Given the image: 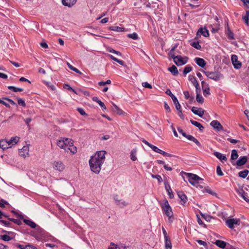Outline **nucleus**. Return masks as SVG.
<instances>
[{
    "instance_id": "nucleus-58",
    "label": "nucleus",
    "mask_w": 249,
    "mask_h": 249,
    "mask_svg": "<svg viewBox=\"0 0 249 249\" xmlns=\"http://www.w3.org/2000/svg\"><path fill=\"white\" fill-rule=\"evenodd\" d=\"M210 94V89L209 88V87L208 88H206L204 90H203V94L205 96H206L207 94L209 95Z\"/></svg>"
},
{
    "instance_id": "nucleus-26",
    "label": "nucleus",
    "mask_w": 249,
    "mask_h": 249,
    "mask_svg": "<svg viewBox=\"0 0 249 249\" xmlns=\"http://www.w3.org/2000/svg\"><path fill=\"white\" fill-rule=\"evenodd\" d=\"M62 139L66 143L67 148L69 146L71 147L73 146V141L72 140L66 138H62Z\"/></svg>"
},
{
    "instance_id": "nucleus-51",
    "label": "nucleus",
    "mask_w": 249,
    "mask_h": 249,
    "mask_svg": "<svg viewBox=\"0 0 249 249\" xmlns=\"http://www.w3.org/2000/svg\"><path fill=\"white\" fill-rule=\"evenodd\" d=\"M69 150L72 154H75L77 152V148L75 146L68 147L67 149V151Z\"/></svg>"
},
{
    "instance_id": "nucleus-50",
    "label": "nucleus",
    "mask_w": 249,
    "mask_h": 249,
    "mask_svg": "<svg viewBox=\"0 0 249 249\" xmlns=\"http://www.w3.org/2000/svg\"><path fill=\"white\" fill-rule=\"evenodd\" d=\"M157 153H160L164 156H167V157H171V156H172L171 154L167 153L160 149L159 148H158V151H157Z\"/></svg>"
},
{
    "instance_id": "nucleus-11",
    "label": "nucleus",
    "mask_w": 249,
    "mask_h": 249,
    "mask_svg": "<svg viewBox=\"0 0 249 249\" xmlns=\"http://www.w3.org/2000/svg\"><path fill=\"white\" fill-rule=\"evenodd\" d=\"M29 146L27 145L24 146L22 149L19 150V155L23 158H25L29 154Z\"/></svg>"
},
{
    "instance_id": "nucleus-33",
    "label": "nucleus",
    "mask_w": 249,
    "mask_h": 249,
    "mask_svg": "<svg viewBox=\"0 0 249 249\" xmlns=\"http://www.w3.org/2000/svg\"><path fill=\"white\" fill-rule=\"evenodd\" d=\"M168 71L175 76L177 75L178 73V69L175 65H172L171 67L169 68Z\"/></svg>"
},
{
    "instance_id": "nucleus-12",
    "label": "nucleus",
    "mask_w": 249,
    "mask_h": 249,
    "mask_svg": "<svg viewBox=\"0 0 249 249\" xmlns=\"http://www.w3.org/2000/svg\"><path fill=\"white\" fill-rule=\"evenodd\" d=\"M191 111L195 114L198 115L199 117H202L204 113V111L202 108H199L193 107L191 108Z\"/></svg>"
},
{
    "instance_id": "nucleus-36",
    "label": "nucleus",
    "mask_w": 249,
    "mask_h": 249,
    "mask_svg": "<svg viewBox=\"0 0 249 249\" xmlns=\"http://www.w3.org/2000/svg\"><path fill=\"white\" fill-rule=\"evenodd\" d=\"M165 239V247L166 249H172V244L169 237Z\"/></svg>"
},
{
    "instance_id": "nucleus-64",
    "label": "nucleus",
    "mask_w": 249,
    "mask_h": 249,
    "mask_svg": "<svg viewBox=\"0 0 249 249\" xmlns=\"http://www.w3.org/2000/svg\"><path fill=\"white\" fill-rule=\"evenodd\" d=\"M225 249H236L235 247L233 246L230 245L229 243L227 244L226 248H225Z\"/></svg>"
},
{
    "instance_id": "nucleus-23",
    "label": "nucleus",
    "mask_w": 249,
    "mask_h": 249,
    "mask_svg": "<svg viewBox=\"0 0 249 249\" xmlns=\"http://www.w3.org/2000/svg\"><path fill=\"white\" fill-rule=\"evenodd\" d=\"M213 155L221 161H226L227 160L225 156L222 155L221 153L218 152H213Z\"/></svg>"
},
{
    "instance_id": "nucleus-56",
    "label": "nucleus",
    "mask_w": 249,
    "mask_h": 249,
    "mask_svg": "<svg viewBox=\"0 0 249 249\" xmlns=\"http://www.w3.org/2000/svg\"><path fill=\"white\" fill-rule=\"evenodd\" d=\"M107 50L110 52V53H115L117 55H121V53L120 52H118V51H116L115 50H114V49L111 48H109L107 49Z\"/></svg>"
},
{
    "instance_id": "nucleus-4",
    "label": "nucleus",
    "mask_w": 249,
    "mask_h": 249,
    "mask_svg": "<svg viewBox=\"0 0 249 249\" xmlns=\"http://www.w3.org/2000/svg\"><path fill=\"white\" fill-rule=\"evenodd\" d=\"M161 208L165 214L168 217L169 222H172L171 218L173 217V214L172 209L167 200H165L164 204L161 206Z\"/></svg>"
},
{
    "instance_id": "nucleus-25",
    "label": "nucleus",
    "mask_w": 249,
    "mask_h": 249,
    "mask_svg": "<svg viewBox=\"0 0 249 249\" xmlns=\"http://www.w3.org/2000/svg\"><path fill=\"white\" fill-rule=\"evenodd\" d=\"M114 199L116 201V204L120 207H123L124 206V202L123 199H119L118 196L116 195L114 196Z\"/></svg>"
},
{
    "instance_id": "nucleus-42",
    "label": "nucleus",
    "mask_w": 249,
    "mask_h": 249,
    "mask_svg": "<svg viewBox=\"0 0 249 249\" xmlns=\"http://www.w3.org/2000/svg\"><path fill=\"white\" fill-rule=\"evenodd\" d=\"M249 11H246V15L243 16V19L244 20L246 24H249Z\"/></svg>"
},
{
    "instance_id": "nucleus-43",
    "label": "nucleus",
    "mask_w": 249,
    "mask_h": 249,
    "mask_svg": "<svg viewBox=\"0 0 249 249\" xmlns=\"http://www.w3.org/2000/svg\"><path fill=\"white\" fill-rule=\"evenodd\" d=\"M109 29L112 31L119 32H122L124 30V28L118 26H111L109 27Z\"/></svg>"
},
{
    "instance_id": "nucleus-54",
    "label": "nucleus",
    "mask_w": 249,
    "mask_h": 249,
    "mask_svg": "<svg viewBox=\"0 0 249 249\" xmlns=\"http://www.w3.org/2000/svg\"><path fill=\"white\" fill-rule=\"evenodd\" d=\"M151 177L153 178L157 179L159 182H161L162 181V179L160 175H151Z\"/></svg>"
},
{
    "instance_id": "nucleus-9",
    "label": "nucleus",
    "mask_w": 249,
    "mask_h": 249,
    "mask_svg": "<svg viewBox=\"0 0 249 249\" xmlns=\"http://www.w3.org/2000/svg\"><path fill=\"white\" fill-rule=\"evenodd\" d=\"M210 125L217 131H220L223 129V127L221 124L217 120H213L211 122Z\"/></svg>"
},
{
    "instance_id": "nucleus-31",
    "label": "nucleus",
    "mask_w": 249,
    "mask_h": 249,
    "mask_svg": "<svg viewBox=\"0 0 249 249\" xmlns=\"http://www.w3.org/2000/svg\"><path fill=\"white\" fill-rule=\"evenodd\" d=\"M57 145L61 148L64 149L65 150L67 151V147L66 146V143L64 142V140L62 139V138H61L57 142Z\"/></svg>"
},
{
    "instance_id": "nucleus-38",
    "label": "nucleus",
    "mask_w": 249,
    "mask_h": 249,
    "mask_svg": "<svg viewBox=\"0 0 249 249\" xmlns=\"http://www.w3.org/2000/svg\"><path fill=\"white\" fill-rule=\"evenodd\" d=\"M127 37L130 39H132L134 40L138 39L139 38V36L138 34L136 33H133L132 34H128L126 35Z\"/></svg>"
},
{
    "instance_id": "nucleus-18",
    "label": "nucleus",
    "mask_w": 249,
    "mask_h": 249,
    "mask_svg": "<svg viewBox=\"0 0 249 249\" xmlns=\"http://www.w3.org/2000/svg\"><path fill=\"white\" fill-rule=\"evenodd\" d=\"M225 33L229 39L233 40L234 39L233 33L230 29L228 24H227V27L226 29Z\"/></svg>"
},
{
    "instance_id": "nucleus-28",
    "label": "nucleus",
    "mask_w": 249,
    "mask_h": 249,
    "mask_svg": "<svg viewBox=\"0 0 249 249\" xmlns=\"http://www.w3.org/2000/svg\"><path fill=\"white\" fill-rule=\"evenodd\" d=\"M137 152V150L136 148H134L131 151L130 157L132 161H135L137 160V158L136 157Z\"/></svg>"
},
{
    "instance_id": "nucleus-17",
    "label": "nucleus",
    "mask_w": 249,
    "mask_h": 249,
    "mask_svg": "<svg viewBox=\"0 0 249 249\" xmlns=\"http://www.w3.org/2000/svg\"><path fill=\"white\" fill-rule=\"evenodd\" d=\"M195 61L201 68H204L206 65L205 61L203 58L196 57L195 58Z\"/></svg>"
},
{
    "instance_id": "nucleus-39",
    "label": "nucleus",
    "mask_w": 249,
    "mask_h": 249,
    "mask_svg": "<svg viewBox=\"0 0 249 249\" xmlns=\"http://www.w3.org/2000/svg\"><path fill=\"white\" fill-rule=\"evenodd\" d=\"M8 89L10 90H12L14 92H21L23 90V89L22 88H16L15 87L11 86H8Z\"/></svg>"
},
{
    "instance_id": "nucleus-59",
    "label": "nucleus",
    "mask_w": 249,
    "mask_h": 249,
    "mask_svg": "<svg viewBox=\"0 0 249 249\" xmlns=\"http://www.w3.org/2000/svg\"><path fill=\"white\" fill-rule=\"evenodd\" d=\"M197 221L200 225H203L204 227H205V225L204 224L200 217L198 215H197Z\"/></svg>"
},
{
    "instance_id": "nucleus-14",
    "label": "nucleus",
    "mask_w": 249,
    "mask_h": 249,
    "mask_svg": "<svg viewBox=\"0 0 249 249\" xmlns=\"http://www.w3.org/2000/svg\"><path fill=\"white\" fill-rule=\"evenodd\" d=\"M77 0H62V4L65 6L71 7L76 2Z\"/></svg>"
},
{
    "instance_id": "nucleus-29",
    "label": "nucleus",
    "mask_w": 249,
    "mask_h": 249,
    "mask_svg": "<svg viewBox=\"0 0 249 249\" xmlns=\"http://www.w3.org/2000/svg\"><path fill=\"white\" fill-rule=\"evenodd\" d=\"M199 33H200L205 37H207L209 36V31L206 28H200L198 30L197 35H198Z\"/></svg>"
},
{
    "instance_id": "nucleus-1",
    "label": "nucleus",
    "mask_w": 249,
    "mask_h": 249,
    "mask_svg": "<svg viewBox=\"0 0 249 249\" xmlns=\"http://www.w3.org/2000/svg\"><path fill=\"white\" fill-rule=\"evenodd\" d=\"M105 151L97 152L94 156H91L89 160L91 170L95 174H99L101 169V165L105 160Z\"/></svg>"
},
{
    "instance_id": "nucleus-7",
    "label": "nucleus",
    "mask_w": 249,
    "mask_h": 249,
    "mask_svg": "<svg viewBox=\"0 0 249 249\" xmlns=\"http://www.w3.org/2000/svg\"><path fill=\"white\" fill-rule=\"evenodd\" d=\"M174 62L178 66H181L185 64L187 61L184 60L181 55H177L176 57L174 58Z\"/></svg>"
},
{
    "instance_id": "nucleus-30",
    "label": "nucleus",
    "mask_w": 249,
    "mask_h": 249,
    "mask_svg": "<svg viewBox=\"0 0 249 249\" xmlns=\"http://www.w3.org/2000/svg\"><path fill=\"white\" fill-rule=\"evenodd\" d=\"M190 122L191 123V124L193 125H194L195 126L198 127V129H199V130H200V131H202L204 129V128L203 126L200 123H198V122H197L196 121L191 120H190Z\"/></svg>"
},
{
    "instance_id": "nucleus-8",
    "label": "nucleus",
    "mask_w": 249,
    "mask_h": 249,
    "mask_svg": "<svg viewBox=\"0 0 249 249\" xmlns=\"http://www.w3.org/2000/svg\"><path fill=\"white\" fill-rule=\"evenodd\" d=\"M240 220L239 219L231 218L228 219L226 221L227 226L230 229H232L234 227V225L239 224L238 223Z\"/></svg>"
},
{
    "instance_id": "nucleus-44",
    "label": "nucleus",
    "mask_w": 249,
    "mask_h": 249,
    "mask_svg": "<svg viewBox=\"0 0 249 249\" xmlns=\"http://www.w3.org/2000/svg\"><path fill=\"white\" fill-rule=\"evenodd\" d=\"M0 239L5 241H9L12 239V238L6 234L0 235Z\"/></svg>"
},
{
    "instance_id": "nucleus-55",
    "label": "nucleus",
    "mask_w": 249,
    "mask_h": 249,
    "mask_svg": "<svg viewBox=\"0 0 249 249\" xmlns=\"http://www.w3.org/2000/svg\"><path fill=\"white\" fill-rule=\"evenodd\" d=\"M2 99L4 100L7 101L9 103H10V104H11L13 105H17L16 103L13 100L7 98V97H3L2 98Z\"/></svg>"
},
{
    "instance_id": "nucleus-52",
    "label": "nucleus",
    "mask_w": 249,
    "mask_h": 249,
    "mask_svg": "<svg viewBox=\"0 0 249 249\" xmlns=\"http://www.w3.org/2000/svg\"><path fill=\"white\" fill-rule=\"evenodd\" d=\"M77 110L81 115L85 116H88L87 114L85 112V111L83 108L78 107L77 108Z\"/></svg>"
},
{
    "instance_id": "nucleus-5",
    "label": "nucleus",
    "mask_w": 249,
    "mask_h": 249,
    "mask_svg": "<svg viewBox=\"0 0 249 249\" xmlns=\"http://www.w3.org/2000/svg\"><path fill=\"white\" fill-rule=\"evenodd\" d=\"M165 93L171 97L174 104L176 106V109H179L181 108V106L179 103V102L178 101L177 97L172 93L170 89H167L165 91Z\"/></svg>"
},
{
    "instance_id": "nucleus-40",
    "label": "nucleus",
    "mask_w": 249,
    "mask_h": 249,
    "mask_svg": "<svg viewBox=\"0 0 249 249\" xmlns=\"http://www.w3.org/2000/svg\"><path fill=\"white\" fill-rule=\"evenodd\" d=\"M191 45L197 50H200L201 49V46L198 41H193L190 43Z\"/></svg>"
},
{
    "instance_id": "nucleus-6",
    "label": "nucleus",
    "mask_w": 249,
    "mask_h": 249,
    "mask_svg": "<svg viewBox=\"0 0 249 249\" xmlns=\"http://www.w3.org/2000/svg\"><path fill=\"white\" fill-rule=\"evenodd\" d=\"M231 60L235 69H239L241 67V62L238 60V57L236 55H232L231 57Z\"/></svg>"
},
{
    "instance_id": "nucleus-10",
    "label": "nucleus",
    "mask_w": 249,
    "mask_h": 249,
    "mask_svg": "<svg viewBox=\"0 0 249 249\" xmlns=\"http://www.w3.org/2000/svg\"><path fill=\"white\" fill-rule=\"evenodd\" d=\"M248 161V158L247 156H241L239 159L237 160L236 163L231 162L232 165H236L238 166H241L244 165Z\"/></svg>"
},
{
    "instance_id": "nucleus-3",
    "label": "nucleus",
    "mask_w": 249,
    "mask_h": 249,
    "mask_svg": "<svg viewBox=\"0 0 249 249\" xmlns=\"http://www.w3.org/2000/svg\"><path fill=\"white\" fill-rule=\"evenodd\" d=\"M201 71L205 73L207 77L216 81L223 78V75L218 71H209L204 70H202Z\"/></svg>"
},
{
    "instance_id": "nucleus-47",
    "label": "nucleus",
    "mask_w": 249,
    "mask_h": 249,
    "mask_svg": "<svg viewBox=\"0 0 249 249\" xmlns=\"http://www.w3.org/2000/svg\"><path fill=\"white\" fill-rule=\"evenodd\" d=\"M192 70V68L190 66H186L183 70L184 74H186Z\"/></svg>"
},
{
    "instance_id": "nucleus-45",
    "label": "nucleus",
    "mask_w": 249,
    "mask_h": 249,
    "mask_svg": "<svg viewBox=\"0 0 249 249\" xmlns=\"http://www.w3.org/2000/svg\"><path fill=\"white\" fill-rule=\"evenodd\" d=\"M200 215L202 216L203 218H204L207 221H210L212 217L209 215L205 214L202 213L201 212H200Z\"/></svg>"
},
{
    "instance_id": "nucleus-48",
    "label": "nucleus",
    "mask_w": 249,
    "mask_h": 249,
    "mask_svg": "<svg viewBox=\"0 0 249 249\" xmlns=\"http://www.w3.org/2000/svg\"><path fill=\"white\" fill-rule=\"evenodd\" d=\"M32 246V245L31 244H28L27 245L24 246L23 245L18 244L17 245V247L19 248L20 249H31L30 247Z\"/></svg>"
},
{
    "instance_id": "nucleus-22",
    "label": "nucleus",
    "mask_w": 249,
    "mask_h": 249,
    "mask_svg": "<svg viewBox=\"0 0 249 249\" xmlns=\"http://www.w3.org/2000/svg\"><path fill=\"white\" fill-rule=\"evenodd\" d=\"M185 138H187L188 140L195 142L197 146H201L200 143L199 142V141L193 136L187 134L185 136Z\"/></svg>"
},
{
    "instance_id": "nucleus-21",
    "label": "nucleus",
    "mask_w": 249,
    "mask_h": 249,
    "mask_svg": "<svg viewBox=\"0 0 249 249\" xmlns=\"http://www.w3.org/2000/svg\"><path fill=\"white\" fill-rule=\"evenodd\" d=\"M9 144L7 140H1L0 141V147L3 150L10 148L9 147Z\"/></svg>"
},
{
    "instance_id": "nucleus-2",
    "label": "nucleus",
    "mask_w": 249,
    "mask_h": 249,
    "mask_svg": "<svg viewBox=\"0 0 249 249\" xmlns=\"http://www.w3.org/2000/svg\"><path fill=\"white\" fill-rule=\"evenodd\" d=\"M182 173L186 175L187 177L188 178L189 183L193 186L196 185L197 184L200 183V181H203V178H200L196 175L183 172H182Z\"/></svg>"
},
{
    "instance_id": "nucleus-15",
    "label": "nucleus",
    "mask_w": 249,
    "mask_h": 249,
    "mask_svg": "<svg viewBox=\"0 0 249 249\" xmlns=\"http://www.w3.org/2000/svg\"><path fill=\"white\" fill-rule=\"evenodd\" d=\"M178 196L180 199L181 204L184 205L187 201L186 196L182 192H178Z\"/></svg>"
},
{
    "instance_id": "nucleus-41",
    "label": "nucleus",
    "mask_w": 249,
    "mask_h": 249,
    "mask_svg": "<svg viewBox=\"0 0 249 249\" xmlns=\"http://www.w3.org/2000/svg\"><path fill=\"white\" fill-rule=\"evenodd\" d=\"M113 110L114 112H117L119 114H122L123 113V110L120 109L118 107H117L116 105L113 104L112 107Z\"/></svg>"
},
{
    "instance_id": "nucleus-46",
    "label": "nucleus",
    "mask_w": 249,
    "mask_h": 249,
    "mask_svg": "<svg viewBox=\"0 0 249 249\" xmlns=\"http://www.w3.org/2000/svg\"><path fill=\"white\" fill-rule=\"evenodd\" d=\"M196 100L197 102L201 104L203 103L204 102V99L200 94H197Z\"/></svg>"
},
{
    "instance_id": "nucleus-49",
    "label": "nucleus",
    "mask_w": 249,
    "mask_h": 249,
    "mask_svg": "<svg viewBox=\"0 0 249 249\" xmlns=\"http://www.w3.org/2000/svg\"><path fill=\"white\" fill-rule=\"evenodd\" d=\"M17 100H18V104L19 106H21L23 107L26 106V103L23 99H22L21 98H18Z\"/></svg>"
},
{
    "instance_id": "nucleus-24",
    "label": "nucleus",
    "mask_w": 249,
    "mask_h": 249,
    "mask_svg": "<svg viewBox=\"0 0 249 249\" xmlns=\"http://www.w3.org/2000/svg\"><path fill=\"white\" fill-rule=\"evenodd\" d=\"M214 244L218 247L223 249L226 248L227 243L222 240H217L215 242Z\"/></svg>"
},
{
    "instance_id": "nucleus-60",
    "label": "nucleus",
    "mask_w": 249,
    "mask_h": 249,
    "mask_svg": "<svg viewBox=\"0 0 249 249\" xmlns=\"http://www.w3.org/2000/svg\"><path fill=\"white\" fill-rule=\"evenodd\" d=\"M227 140L230 142L232 143H233V144H235L238 142H239V141L238 140H235V139H231V138H229L227 139Z\"/></svg>"
},
{
    "instance_id": "nucleus-53",
    "label": "nucleus",
    "mask_w": 249,
    "mask_h": 249,
    "mask_svg": "<svg viewBox=\"0 0 249 249\" xmlns=\"http://www.w3.org/2000/svg\"><path fill=\"white\" fill-rule=\"evenodd\" d=\"M216 173L217 175L219 176H222L223 175V173L222 171L221 168L219 166H217Z\"/></svg>"
},
{
    "instance_id": "nucleus-35",
    "label": "nucleus",
    "mask_w": 249,
    "mask_h": 249,
    "mask_svg": "<svg viewBox=\"0 0 249 249\" xmlns=\"http://www.w3.org/2000/svg\"><path fill=\"white\" fill-rule=\"evenodd\" d=\"M249 173V171L247 169H245L243 171H240L238 173V176L239 177L242 178H245L247 177V175Z\"/></svg>"
},
{
    "instance_id": "nucleus-34",
    "label": "nucleus",
    "mask_w": 249,
    "mask_h": 249,
    "mask_svg": "<svg viewBox=\"0 0 249 249\" xmlns=\"http://www.w3.org/2000/svg\"><path fill=\"white\" fill-rule=\"evenodd\" d=\"M92 100L93 101L96 102L99 105V106L101 107H103L104 109H106V107L105 104L103 102H102L101 100H99L97 97H95V96L93 97L92 98Z\"/></svg>"
},
{
    "instance_id": "nucleus-62",
    "label": "nucleus",
    "mask_w": 249,
    "mask_h": 249,
    "mask_svg": "<svg viewBox=\"0 0 249 249\" xmlns=\"http://www.w3.org/2000/svg\"><path fill=\"white\" fill-rule=\"evenodd\" d=\"M196 242H197V243H198L200 245H202L204 246H205L207 245L206 242H205V241H202L201 240H197Z\"/></svg>"
},
{
    "instance_id": "nucleus-20",
    "label": "nucleus",
    "mask_w": 249,
    "mask_h": 249,
    "mask_svg": "<svg viewBox=\"0 0 249 249\" xmlns=\"http://www.w3.org/2000/svg\"><path fill=\"white\" fill-rule=\"evenodd\" d=\"M238 195L244 199L247 202H249V198L246 196L247 194L243 189H239L237 190Z\"/></svg>"
},
{
    "instance_id": "nucleus-61",
    "label": "nucleus",
    "mask_w": 249,
    "mask_h": 249,
    "mask_svg": "<svg viewBox=\"0 0 249 249\" xmlns=\"http://www.w3.org/2000/svg\"><path fill=\"white\" fill-rule=\"evenodd\" d=\"M142 84L143 87L144 88H148V89H152V86L147 82L142 83Z\"/></svg>"
},
{
    "instance_id": "nucleus-16",
    "label": "nucleus",
    "mask_w": 249,
    "mask_h": 249,
    "mask_svg": "<svg viewBox=\"0 0 249 249\" xmlns=\"http://www.w3.org/2000/svg\"><path fill=\"white\" fill-rule=\"evenodd\" d=\"M164 185H165V188L166 191L168 192V195L169 196V197L172 198L174 197V195L173 194L172 189L171 188V187L170 185L168 184V182L167 181H164Z\"/></svg>"
},
{
    "instance_id": "nucleus-32",
    "label": "nucleus",
    "mask_w": 249,
    "mask_h": 249,
    "mask_svg": "<svg viewBox=\"0 0 249 249\" xmlns=\"http://www.w3.org/2000/svg\"><path fill=\"white\" fill-rule=\"evenodd\" d=\"M23 222L26 225L30 226L32 228H35L36 227V224L34 222H33L30 220L24 219H23Z\"/></svg>"
},
{
    "instance_id": "nucleus-37",
    "label": "nucleus",
    "mask_w": 249,
    "mask_h": 249,
    "mask_svg": "<svg viewBox=\"0 0 249 249\" xmlns=\"http://www.w3.org/2000/svg\"><path fill=\"white\" fill-rule=\"evenodd\" d=\"M238 157V155L237 151L235 149H233L231 151V160H235Z\"/></svg>"
},
{
    "instance_id": "nucleus-57",
    "label": "nucleus",
    "mask_w": 249,
    "mask_h": 249,
    "mask_svg": "<svg viewBox=\"0 0 249 249\" xmlns=\"http://www.w3.org/2000/svg\"><path fill=\"white\" fill-rule=\"evenodd\" d=\"M178 110V116H179V117L182 119V120H184V115L182 113V110L181 109V108H180L179 109H177Z\"/></svg>"
},
{
    "instance_id": "nucleus-27",
    "label": "nucleus",
    "mask_w": 249,
    "mask_h": 249,
    "mask_svg": "<svg viewBox=\"0 0 249 249\" xmlns=\"http://www.w3.org/2000/svg\"><path fill=\"white\" fill-rule=\"evenodd\" d=\"M189 80L194 85L195 87H199V84L196 81V78L193 75L189 76Z\"/></svg>"
},
{
    "instance_id": "nucleus-63",
    "label": "nucleus",
    "mask_w": 249,
    "mask_h": 249,
    "mask_svg": "<svg viewBox=\"0 0 249 249\" xmlns=\"http://www.w3.org/2000/svg\"><path fill=\"white\" fill-rule=\"evenodd\" d=\"M242 1L247 8H249V0H240Z\"/></svg>"
},
{
    "instance_id": "nucleus-13",
    "label": "nucleus",
    "mask_w": 249,
    "mask_h": 249,
    "mask_svg": "<svg viewBox=\"0 0 249 249\" xmlns=\"http://www.w3.org/2000/svg\"><path fill=\"white\" fill-rule=\"evenodd\" d=\"M53 167L55 170L59 171H62L65 168V165L61 161H54L53 163Z\"/></svg>"
},
{
    "instance_id": "nucleus-19",
    "label": "nucleus",
    "mask_w": 249,
    "mask_h": 249,
    "mask_svg": "<svg viewBox=\"0 0 249 249\" xmlns=\"http://www.w3.org/2000/svg\"><path fill=\"white\" fill-rule=\"evenodd\" d=\"M19 138L18 137H14L11 138L10 140L9 141H7L9 144V147L10 148L13 145H15V144L17 143L19 141Z\"/></svg>"
}]
</instances>
